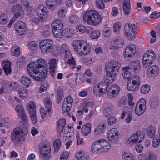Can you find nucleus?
Wrapping results in <instances>:
<instances>
[{
	"instance_id": "f257e3e1",
	"label": "nucleus",
	"mask_w": 160,
	"mask_h": 160,
	"mask_svg": "<svg viewBox=\"0 0 160 160\" xmlns=\"http://www.w3.org/2000/svg\"><path fill=\"white\" fill-rule=\"evenodd\" d=\"M47 62L42 58L36 62H31V77L36 81H43L47 76Z\"/></svg>"
},
{
	"instance_id": "f03ea898",
	"label": "nucleus",
	"mask_w": 160,
	"mask_h": 160,
	"mask_svg": "<svg viewBox=\"0 0 160 160\" xmlns=\"http://www.w3.org/2000/svg\"><path fill=\"white\" fill-rule=\"evenodd\" d=\"M83 20L88 24L94 26L98 25L101 23L102 18L100 14L96 11L90 10L84 14Z\"/></svg>"
},
{
	"instance_id": "7ed1b4c3",
	"label": "nucleus",
	"mask_w": 160,
	"mask_h": 160,
	"mask_svg": "<svg viewBox=\"0 0 160 160\" xmlns=\"http://www.w3.org/2000/svg\"><path fill=\"white\" fill-rule=\"evenodd\" d=\"M59 52L63 56L66 64L69 65L70 68L72 69L76 68L75 59L71 54L70 48L67 44H63L61 46Z\"/></svg>"
},
{
	"instance_id": "20e7f679",
	"label": "nucleus",
	"mask_w": 160,
	"mask_h": 160,
	"mask_svg": "<svg viewBox=\"0 0 160 160\" xmlns=\"http://www.w3.org/2000/svg\"><path fill=\"white\" fill-rule=\"evenodd\" d=\"M120 66V63L117 61H113L107 63L106 65L107 75V78H111L112 81H113L115 80Z\"/></svg>"
},
{
	"instance_id": "39448f33",
	"label": "nucleus",
	"mask_w": 160,
	"mask_h": 160,
	"mask_svg": "<svg viewBox=\"0 0 160 160\" xmlns=\"http://www.w3.org/2000/svg\"><path fill=\"white\" fill-rule=\"evenodd\" d=\"M28 131V129L23 131L20 127H16L13 130L11 133V141L16 145L21 141H24L25 136L27 135Z\"/></svg>"
},
{
	"instance_id": "423d86ee",
	"label": "nucleus",
	"mask_w": 160,
	"mask_h": 160,
	"mask_svg": "<svg viewBox=\"0 0 160 160\" xmlns=\"http://www.w3.org/2000/svg\"><path fill=\"white\" fill-rule=\"evenodd\" d=\"M39 152L43 160H51V146L50 142L44 140L39 145Z\"/></svg>"
},
{
	"instance_id": "0eeeda50",
	"label": "nucleus",
	"mask_w": 160,
	"mask_h": 160,
	"mask_svg": "<svg viewBox=\"0 0 160 160\" xmlns=\"http://www.w3.org/2000/svg\"><path fill=\"white\" fill-rule=\"evenodd\" d=\"M124 34L127 38L130 40H132L135 38V34L138 32V28L135 24H133L131 25L129 23L125 25Z\"/></svg>"
},
{
	"instance_id": "6e6552de",
	"label": "nucleus",
	"mask_w": 160,
	"mask_h": 160,
	"mask_svg": "<svg viewBox=\"0 0 160 160\" xmlns=\"http://www.w3.org/2000/svg\"><path fill=\"white\" fill-rule=\"evenodd\" d=\"M111 80L109 78H105L103 81L96 85L94 89V93L97 96L103 94L106 92Z\"/></svg>"
},
{
	"instance_id": "1a4fd4ad",
	"label": "nucleus",
	"mask_w": 160,
	"mask_h": 160,
	"mask_svg": "<svg viewBox=\"0 0 160 160\" xmlns=\"http://www.w3.org/2000/svg\"><path fill=\"white\" fill-rule=\"evenodd\" d=\"M156 56L154 52L151 50L147 51L144 54L143 58V63L145 67L152 64L156 59Z\"/></svg>"
},
{
	"instance_id": "9d476101",
	"label": "nucleus",
	"mask_w": 160,
	"mask_h": 160,
	"mask_svg": "<svg viewBox=\"0 0 160 160\" xmlns=\"http://www.w3.org/2000/svg\"><path fill=\"white\" fill-rule=\"evenodd\" d=\"M53 42L51 39H45L40 42V48L43 53L52 51Z\"/></svg>"
},
{
	"instance_id": "9b49d317",
	"label": "nucleus",
	"mask_w": 160,
	"mask_h": 160,
	"mask_svg": "<svg viewBox=\"0 0 160 160\" xmlns=\"http://www.w3.org/2000/svg\"><path fill=\"white\" fill-rule=\"evenodd\" d=\"M146 102L145 99H140L137 102L135 107V114L139 116L143 114L146 109Z\"/></svg>"
},
{
	"instance_id": "f8f14e48",
	"label": "nucleus",
	"mask_w": 160,
	"mask_h": 160,
	"mask_svg": "<svg viewBox=\"0 0 160 160\" xmlns=\"http://www.w3.org/2000/svg\"><path fill=\"white\" fill-rule=\"evenodd\" d=\"M2 87L0 88V94H3L4 92H7L9 89H16V87H18V83L16 82H9L2 81L1 82Z\"/></svg>"
},
{
	"instance_id": "ddd939ff",
	"label": "nucleus",
	"mask_w": 160,
	"mask_h": 160,
	"mask_svg": "<svg viewBox=\"0 0 160 160\" xmlns=\"http://www.w3.org/2000/svg\"><path fill=\"white\" fill-rule=\"evenodd\" d=\"M73 99L70 95L64 98L62 107V112L63 113L65 112L68 113L69 110L72 107Z\"/></svg>"
},
{
	"instance_id": "4468645a",
	"label": "nucleus",
	"mask_w": 160,
	"mask_h": 160,
	"mask_svg": "<svg viewBox=\"0 0 160 160\" xmlns=\"http://www.w3.org/2000/svg\"><path fill=\"white\" fill-rule=\"evenodd\" d=\"M108 140L112 143H116L118 141L119 135L116 128H113L110 130L107 135Z\"/></svg>"
},
{
	"instance_id": "2eb2a0df",
	"label": "nucleus",
	"mask_w": 160,
	"mask_h": 160,
	"mask_svg": "<svg viewBox=\"0 0 160 160\" xmlns=\"http://www.w3.org/2000/svg\"><path fill=\"white\" fill-rule=\"evenodd\" d=\"M136 51V48L135 45H129L125 50L124 57L127 59H129L135 54Z\"/></svg>"
},
{
	"instance_id": "dca6fc26",
	"label": "nucleus",
	"mask_w": 160,
	"mask_h": 160,
	"mask_svg": "<svg viewBox=\"0 0 160 160\" xmlns=\"http://www.w3.org/2000/svg\"><path fill=\"white\" fill-rule=\"evenodd\" d=\"M11 11L14 13V18L15 19L23 15L24 14L22 6L20 4H17L14 5L11 8Z\"/></svg>"
},
{
	"instance_id": "f3484780",
	"label": "nucleus",
	"mask_w": 160,
	"mask_h": 160,
	"mask_svg": "<svg viewBox=\"0 0 160 160\" xmlns=\"http://www.w3.org/2000/svg\"><path fill=\"white\" fill-rule=\"evenodd\" d=\"M14 27L17 32L20 33L21 35L24 34L26 31V25L22 21L17 22L14 24Z\"/></svg>"
},
{
	"instance_id": "a211bd4d",
	"label": "nucleus",
	"mask_w": 160,
	"mask_h": 160,
	"mask_svg": "<svg viewBox=\"0 0 160 160\" xmlns=\"http://www.w3.org/2000/svg\"><path fill=\"white\" fill-rule=\"evenodd\" d=\"M36 104L33 101H31V119L32 123L36 124L37 122L36 113Z\"/></svg>"
},
{
	"instance_id": "6ab92c4d",
	"label": "nucleus",
	"mask_w": 160,
	"mask_h": 160,
	"mask_svg": "<svg viewBox=\"0 0 160 160\" xmlns=\"http://www.w3.org/2000/svg\"><path fill=\"white\" fill-rule=\"evenodd\" d=\"M83 45H82L80 48L79 54L81 56L86 55L89 54L90 52L91 48L90 45L87 42L83 41Z\"/></svg>"
},
{
	"instance_id": "aec40b11",
	"label": "nucleus",
	"mask_w": 160,
	"mask_h": 160,
	"mask_svg": "<svg viewBox=\"0 0 160 160\" xmlns=\"http://www.w3.org/2000/svg\"><path fill=\"white\" fill-rule=\"evenodd\" d=\"M47 8L42 5H40L37 8L36 14L40 17L42 18L45 20L48 16V11Z\"/></svg>"
},
{
	"instance_id": "412c9836",
	"label": "nucleus",
	"mask_w": 160,
	"mask_h": 160,
	"mask_svg": "<svg viewBox=\"0 0 160 160\" xmlns=\"http://www.w3.org/2000/svg\"><path fill=\"white\" fill-rule=\"evenodd\" d=\"M119 91L118 86L116 85H114L110 88L107 92V95L109 98H112L115 97Z\"/></svg>"
},
{
	"instance_id": "4be33fe9",
	"label": "nucleus",
	"mask_w": 160,
	"mask_h": 160,
	"mask_svg": "<svg viewBox=\"0 0 160 160\" xmlns=\"http://www.w3.org/2000/svg\"><path fill=\"white\" fill-rule=\"evenodd\" d=\"M100 143L101 152L108 151L111 148V145L108 142L105 140H99Z\"/></svg>"
},
{
	"instance_id": "5701e85b",
	"label": "nucleus",
	"mask_w": 160,
	"mask_h": 160,
	"mask_svg": "<svg viewBox=\"0 0 160 160\" xmlns=\"http://www.w3.org/2000/svg\"><path fill=\"white\" fill-rule=\"evenodd\" d=\"M12 62L9 60H5L2 62V65L3 67L5 73L8 75L12 72Z\"/></svg>"
},
{
	"instance_id": "b1692460",
	"label": "nucleus",
	"mask_w": 160,
	"mask_h": 160,
	"mask_svg": "<svg viewBox=\"0 0 160 160\" xmlns=\"http://www.w3.org/2000/svg\"><path fill=\"white\" fill-rule=\"evenodd\" d=\"M131 69L134 73H138L141 69V66L139 61H132L129 63Z\"/></svg>"
},
{
	"instance_id": "393cba45",
	"label": "nucleus",
	"mask_w": 160,
	"mask_h": 160,
	"mask_svg": "<svg viewBox=\"0 0 160 160\" xmlns=\"http://www.w3.org/2000/svg\"><path fill=\"white\" fill-rule=\"evenodd\" d=\"M91 124L87 123L84 125L81 129V133L83 136H87L90 133L91 129Z\"/></svg>"
},
{
	"instance_id": "a878e982",
	"label": "nucleus",
	"mask_w": 160,
	"mask_h": 160,
	"mask_svg": "<svg viewBox=\"0 0 160 160\" xmlns=\"http://www.w3.org/2000/svg\"><path fill=\"white\" fill-rule=\"evenodd\" d=\"M159 68L157 66L153 65L149 67L147 70L148 74L153 76L159 73Z\"/></svg>"
},
{
	"instance_id": "bb28decb",
	"label": "nucleus",
	"mask_w": 160,
	"mask_h": 160,
	"mask_svg": "<svg viewBox=\"0 0 160 160\" xmlns=\"http://www.w3.org/2000/svg\"><path fill=\"white\" fill-rule=\"evenodd\" d=\"M106 128V124L102 122L99 124L94 130L95 134L97 135H99L103 133Z\"/></svg>"
},
{
	"instance_id": "cd10ccee",
	"label": "nucleus",
	"mask_w": 160,
	"mask_h": 160,
	"mask_svg": "<svg viewBox=\"0 0 160 160\" xmlns=\"http://www.w3.org/2000/svg\"><path fill=\"white\" fill-rule=\"evenodd\" d=\"M100 143L99 140L96 141L92 144L91 151L92 153L97 154L98 153H101Z\"/></svg>"
},
{
	"instance_id": "c85d7f7f",
	"label": "nucleus",
	"mask_w": 160,
	"mask_h": 160,
	"mask_svg": "<svg viewBox=\"0 0 160 160\" xmlns=\"http://www.w3.org/2000/svg\"><path fill=\"white\" fill-rule=\"evenodd\" d=\"M45 107L48 112H49L52 110V100L50 97H45L43 100Z\"/></svg>"
},
{
	"instance_id": "c756f323",
	"label": "nucleus",
	"mask_w": 160,
	"mask_h": 160,
	"mask_svg": "<svg viewBox=\"0 0 160 160\" xmlns=\"http://www.w3.org/2000/svg\"><path fill=\"white\" fill-rule=\"evenodd\" d=\"M83 41L82 40H77L74 41L72 43L73 48L75 52L78 54L80 51V48L82 45H83Z\"/></svg>"
},
{
	"instance_id": "7c9ffc66",
	"label": "nucleus",
	"mask_w": 160,
	"mask_h": 160,
	"mask_svg": "<svg viewBox=\"0 0 160 160\" xmlns=\"http://www.w3.org/2000/svg\"><path fill=\"white\" fill-rule=\"evenodd\" d=\"M66 121L64 119H60L57 122V130L58 133H62L66 125Z\"/></svg>"
},
{
	"instance_id": "2f4dec72",
	"label": "nucleus",
	"mask_w": 160,
	"mask_h": 160,
	"mask_svg": "<svg viewBox=\"0 0 160 160\" xmlns=\"http://www.w3.org/2000/svg\"><path fill=\"white\" fill-rule=\"evenodd\" d=\"M156 155L150 153L147 158V156L143 154H140L138 156V160H156Z\"/></svg>"
},
{
	"instance_id": "473e14b6",
	"label": "nucleus",
	"mask_w": 160,
	"mask_h": 160,
	"mask_svg": "<svg viewBox=\"0 0 160 160\" xmlns=\"http://www.w3.org/2000/svg\"><path fill=\"white\" fill-rule=\"evenodd\" d=\"M31 18H32L31 21L32 23L35 25H38L42 22L44 20L42 18H41L36 14L32 15V16H31Z\"/></svg>"
},
{
	"instance_id": "72a5a7b5",
	"label": "nucleus",
	"mask_w": 160,
	"mask_h": 160,
	"mask_svg": "<svg viewBox=\"0 0 160 160\" xmlns=\"http://www.w3.org/2000/svg\"><path fill=\"white\" fill-rule=\"evenodd\" d=\"M148 136L151 138H154L156 132V128L150 126L146 130Z\"/></svg>"
},
{
	"instance_id": "f704fd0d",
	"label": "nucleus",
	"mask_w": 160,
	"mask_h": 160,
	"mask_svg": "<svg viewBox=\"0 0 160 160\" xmlns=\"http://www.w3.org/2000/svg\"><path fill=\"white\" fill-rule=\"evenodd\" d=\"M106 107L104 108L103 111L104 115L106 117H108L112 114V111L113 107L110 104H108Z\"/></svg>"
},
{
	"instance_id": "c9c22d12",
	"label": "nucleus",
	"mask_w": 160,
	"mask_h": 160,
	"mask_svg": "<svg viewBox=\"0 0 160 160\" xmlns=\"http://www.w3.org/2000/svg\"><path fill=\"white\" fill-rule=\"evenodd\" d=\"M75 156L78 160H88L89 159L88 155L82 152H78Z\"/></svg>"
},
{
	"instance_id": "e433bc0d",
	"label": "nucleus",
	"mask_w": 160,
	"mask_h": 160,
	"mask_svg": "<svg viewBox=\"0 0 160 160\" xmlns=\"http://www.w3.org/2000/svg\"><path fill=\"white\" fill-rule=\"evenodd\" d=\"M133 138L135 139V140L138 142H141L144 138L143 134L141 133L139 131H137L131 136Z\"/></svg>"
},
{
	"instance_id": "4c0bfd02",
	"label": "nucleus",
	"mask_w": 160,
	"mask_h": 160,
	"mask_svg": "<svg viewBox=\"0 0 160 160\" xmlns=\"http://www.w3.org/2000/svg\"><path fill=\"white\" fill-rule=\"evenodd\" d=\"M8 22V18L6 14L2 12H0V24L5 25Z\"/></svg>"
},
{
	"instance_id": "58836bf2",
	"label": "nucleus",
	"mask_w": 160,
	"mask_h": 160,
	"mask_svg": "<svg viewBox=\"0 0 160 160\" xmlns=\"http://www.w3.org/2000/svg\"><path fill=\"white\" fill-rule=\"evenodd\" d=\"M38 48V45L35 42H31V55H34L37 52Z\"/></svg>"
},
{
	"instance_id": "ea45409f",
	"label": "nucleus",
	"mask_w": 160,
	"mask_h": 160,
	"mask_svg": "<svg viewBox=\"0 0 160 160\" xmlns=\"http://www.w3.org/2000/svg\"><path fill=\"white\" fill-rule=\"evenodd\" d=\"M11 52L13 56L15 57L19 56L21 53L20 48L17 45H15L12 48Z\"/></svg>"
},
{
	"instance_id": "a19ab883",
	"label": "nucleus",
	"mask_w": 160,
	"mask_h": 160,
	"mask_svg": "<svg viewBox=\"0 0 160 160\" xmlns=\"http://www.w3.org/2000/svg\"><path fill=\"white\" fill-rule=\"evenodd\" d=\"M113 44L117 46L119 48H121L124 44V41L121 38L118 37L116 38L113 40Z\"/></svg>"
},
{
	"instance_id": "79ce46f5",
	"label": "nucleus",
	"mask_w": 160,
	"mask_h": 160,
	"mask_svg": "<svg viewBox=\"0 0 160 160\" xmlns=\"http://www.w3.org/2000/svg\"><path fill=\"white\" fill-rule=\"evenodd\" d=\"M63 26V22L61 20H59L54 21L52 24V28H54L55 29H58V28L62 29Z\"/></svg>"
},
{
	"instance_id": "37998d69",
	"label": "nucleus",
	"mask_w": 160,
	"mask_h": 160,
	"mask_svg": "<svg viewBox=\"0 0 160 160\" xmlns=\"http://www.w3.org/2000/svg\"><path fill=\"white\" fill-rule=\"evenodd\" d=\"M18 92L20 97L22 99L24 98L28 95V91L23 87L20 88Z\"/></svg>"
},
{
	"instance_id": "c03bdc74",
	"label": "nucleus",
	"mask_w": 160,
	"mask_h": 160,
	"mask_svg": "<svg viewBox=\"0 0 160 160\" xmlns=\"http://www.w3.org/2000/svg\"><path fill=\"white\" fill-rule=\"evenodd\" d=\"M22 84L26 86V87H29L30 85V78L28 77L24 76L21 78L20 80Z\"/></svg>"
},
{
	"instance_id": "a18cd8bd",
	"label": "nucleus",
	"mask_w": 160,
	"mask_h": 160,
	"mask_svg": "<svg viewBox=\"0 0 160 160\" xmlns=\"http://www.w3.org/2000/svg\"><path fill=\"white\" fill-rule=\"evenodd\" d=\"M61 142L59 139H57L55 140L53 142V146L54 148V152L57 153L60 148Z\"/></svg>"
},
{
	"instance_id": "49530a36",
	"label": "nucleus",
	"mask_w": 160,
	"mask_h": 160,
	"mask_svg": "<svg viewBox=\"0 0 160 160\" xmlns=\"http://www.w3.org/2000/svg\"><path fill=\"white\" fill-rule=\"evenodd\" d=\"M159 104V99L157 97L151 99L150 102V106L152 108H155Z\"/></svg>"
},
{
	"instance_id": "de8ad7c7",
	"label": "nucleus",
	"mask_w": 160,
	"mask_h": 160,
	"mask_svg": "<svg viewBox=\"0 0 160 160\" xmlns=\"http://www.w3.org/2000/svg\"><path fill=\"white\" fill-rule=\"evenodd\" d=\"M84 110L85 113H87L89 109L93 106L94 104L92 102H86L84 103Z\"/></svg>"
},
{
	"instance_id": "09e8293b",
	"label": "nucleus",
	"mask_w": 160,
	"mask_h": 160,
	"mask_svg": "<svg viewBox=\"0 0 160 160\" xmlns=\"http://www.w3.org/2000/svg\"><path fill=\"white\" fill-rule=\"evenodd\" d=\"M131 80H132V83L134 85L138 86L140 84L139 77L138 75H135L134 76L131 78Z\"/></svg>"
},
{
	"instance_id": "8fccbe9b",
	"label": "nucleus",
	"mask_w": 160,
	"mask_h": 160,
	"mask_svg": "<svg viewBox=\"0 0 160 160\" xmlns=\"http://www.w3.org/2000/svg\"><path fill=\"white\" fill-rule=\"evenodd\" d=\"M26 58L25 57H21L19 58L16 61V63L18 65L19 64V66L20 67L22 68L25 64L26 62L25 60Z\"/></svg>"
},
{
	"instance_id": "3c124183",
	"label": "nucleus",
	"mask_w": 160,
	"mask_h": 160,
	"mask_svg": "<svg viewBox=\"0 0 160 160\" xmlns=\"http://www.w3.org/2000/svg\"><path fill=\"white\" fill-rule=\"evenodd\" d=\"M150 89V87L147 84H145L143 85L141 88V92L143 94H146L148 93Z\"/></svg>"
},
{
	"instance_id": "603ef678",
	"label": "nucleus",
	"mask_w": 160,
	"mask_h": 160,
	"mask_svg": "<svg viewBox=\"0 0 160 160\" xmlns=\"http://www.w3.org/2000/svg\"><path fill=\"white\" fill-rule=\"evenodd\" d=\"M56 38H61L63 36V30H59V31L54 30V32H52Z\"/></svg>"
},
{
	"instance_id": "864d4df0",
	"label": "nucleus",
	"mask_w": 160,
	"mask_h": 160,
	"mask_svg": "<svg viewBox=\"0 0 160 160\" xmlns=\"http://www.w3.org/2000/svg\"><path fill=\"white\" fill-rule=\"evenodd\" d=\"M111 32V29L109 27L105 28L103 30V35L105 37L107 38H108L110 37Z\"/></svg>"
},
{
	"instance_id": "5fc2aeb1",
	"label": "nucleus",
	"mask_w": 160,
	"mask_h": 160,
	"mask_svg": "<svg viewBox=\"0 0 160 160\" xmlns=\"http://www.w3.org/2000/svg\"><path fill=\"white\" fill-rule=\"evenodd\" d=\"M100 35V32L99 31L95 30L93 31L92 33L90 34V37L93 39L98 38Z\"/></svg>"
},
{
	"instance_id": "6e6d98bb",
	"label": "nucleus",
	"mask_w": 160,
	"mask_h": 160,
	"mask_svg": "<svg viewBox=\"0 0 160 160\" xmlns=\"http://www.w3.org/2000/svg\"><path fill=\"white\" fill-rule=\"evenodd\" d=\"M49 84L47 82L43 83L40 88V92L42 93L46 91L49 88Z\"/></svg>"
},
{
	"instance_id": "4d7b16f0",
	"label": "nucleus",
	"mask_w": 160,
	"mask_h": 160,
	"mask_svg": "<svg viewBox=\"0 0 160 160\" xmlns=\"http://www.w3.org/2000/svg\"><path fill=\"white\" fill-rule=\"evenodd\" d=\"M122 158L123 160H133V157L132 155L129 153H124L122 156Z\"/></svg>"
},
{
	"instance_id": "13d9d810",
	"label": "nucleus",
	"mask_w": 160,
	"mask_h": 160,
	"mask_svg": "<svg viewBox=\"0 0 160 160\" xmlns=\"http://www.w3.org/2000/svg\"><path fill=\"white\" fill-rule=\"evenodd\" d=\"M121 27V22H117L115 23L113 26L114 31L117 33H119L120 32Z\"/></svg>"
},
{
	"instance_id": "bf43d9fd",
	"label": "nucleus",
	"mask_w": 160,
	"mask_h": 160,
	"mask_svg": "<svg viewBox=\"0 0 160 160\" xmlns=\"http://www.w3.org/2000/svg\"><path fill=\"white\" fill-rule=\"evenodd\" d=\"M127 88L128 91H134L138 89V88L136 85H134L132 83H128L127 84Z\"/></svg>"
},
{
	"instance_id": "052dcab7",
	"label": "nucleus",
	"mask_w": 160,
	"mask_h": 160,
	"mask_svg": "<svg viewBox=\"0 0 160 160\" xmlns=\"http://www.w3.org/2000/svg\"><path fill=\"white\" fill-rule=\"evenodd\" d=\"M75 75H76L75 80V82L77 85L79 86L83 82V79L82 78L78 77V74L77 73H76Z\"/></svg>"
},
{
	"instance_id": "680f3d73",
	"label": "nucleus",
	"mask_w": 160,
	"mask_h": 160,
	"mask_svg": "<svg viewBox=\"0 0 160 160\" xmlns=\"http://www.w3.org/2000/svg\"><path fill=\"white\" fill-rule=\"evenodd\" d=\"M49 64L50 66L49 68H52V69L55 68L57 64V61L56 59H52L49 60Z\"/></svg>"
},
{
	"instance_id": "e2e57ef3",
	"label": "nucleus",
	"mask_w": 160,
	"mask_h": 160,
	"mask_svg": "<svg viewBox=\"0 0 160 160\" xmlns=\"http://www.w3.org/2000/svg\"><path fill=\"white\" fill-rule=\"evenodd\" d=\"M117 119L115 117L111 116L108 118V125L111 126L115 123Z\"/></svg>"
},
{
	"instance_id": "0e129e2a",
	"label": "nucleus",
	"mask_w": 160,
	"mask_h": 160,
	"mask_svg": "<svg viewBox=\"0 0 160 160\" xmlns=\"http://www.w3.org/2000/svg\"><path fill=\"white\" fill-rule=\"evenodd\" d=\"M96 4L97 7L99 9H103L105 8L102 0H97Z\"/></svg>"
},
{
	"instance_id": "69168bd1",
	"label": "nucleus",
	"mask_w": 160,
	"mask_h": 160,
	"mask_svg": "<svg viewBox=\"0 0 160 160\" xmlns=\"http://www.w3.org/2000/svg\"><path fill=\"white\" fill-rule=\"evenodd\" d=\"M160 144V139L153 138L152 146L153 148H156L158 147Z\"/></svg>"
},
{
	"instance_id": "338daca9",
	"label": "nucleus",
	"mask_w": 160,
	"mask_h": 160,
	"mask_svg": "<svg viewBox=\"0 0 160 160\" xmlns=\"http://www.w3.org/2000/svg\"><path fill=\"white\" fill-rule=\"evenodd\" d=\"M79 20V18L76 16L72 15L69 18L70 22L72 23H74L78 21Z\"/></svg>"
},
{
	"instance_id": "774afa93",
	"label": "nucleus",
	"mask_w": 160,
	"mask_h": 160,
	"mask_svg": "<svg viewBox=\"0 0 160 160\" xmlns=\"http://www.w3.org/2000/svg\"><path fill=\"white\" fill-rule=\"evenodd\" d=\"M69 153L66 152H63L61 155L60 160H67L69 155Z\"/></svg>"
}]
</instances>
